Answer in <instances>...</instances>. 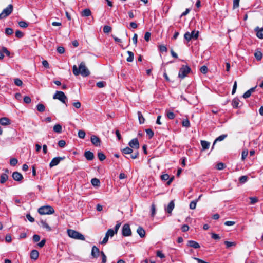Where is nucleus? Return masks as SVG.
I'll use <instances>...</instances> for the list:
<instances>
[{
  "label": "nucleus",
  "instance_id": "35",
  "mask_svg": "<svg viewBox=\"0 0 263 263\" xmlns=\"http://www.w3.org/2000/svg\"><path fill=\"white\" fill-rule=\"evenodd\" d=\"M115 234H116V233L114 232V230L111 229H108L106 233V235L111 237H113Z\"/></svg>",
  "mask_w": 263,
  "mask_h": 263
},
{
  "label": "nucleus",
  "instance_id": "11",
  "mask_svg": "<svg viewBox=\"0 0 263 263\" xmlns=\"http://www.w3.org/2000/svg\"><path fill=\"white\" fill-rule=\"evenodd\" d=\"M91 143L96 146H100L101 144V140L100 139L95 136L92 135L91 136Z\"/></svg>",
  "mask_w": 263,
  "mask_h": 263
},
{
  "label": "nucleus",
  "instance_id": "33",
  "mask_svg": "<svg viewBox=\"0 0 263 263\" xmlns=\"http://www.w3.org/2000/svg\"><path fill=\"white\" fill-rule=\"evenodd\" d=\"M224 243L226 245V248H229L230 247H233V246H236V242L233 241V242H230V241H225L224 242Z\"/></svg>",
  "mask_w": 263,
  "mask_h": 263
},
{
  "label": "nucleus",
  "instance_id": "42",
  "mask_svg": "<svg viewBox=\"0 0 263 263\" xmlns=\"http://www.w3.org/2000/svg\"><path fill=\"white\" fill-rule=\"evenodd\" d=\"M41 223L43 228L46 229L49 231H51V228L45 221L42 220Z\"/></svg>",
  "mask_w": 263,
  "mask_h": 263
},
{
  "label": "nucleus",
  "instance_id": "28",
  "mask_svg": "<svg viewBox=\"0 0 263 263\" xmlns=\"http://www.w3.org/2000/svg\"><path fill=\"white\" fill-rule=\"evenodd\" d=\"M91 182L92 185L94 186H99L100 184V181L99 179L96 178L92 179Z\"/></svg>",
  "mask_w": 263,
  "mask_h": 263
},
{
  "label": "nucleus",
  "instance_id": "21",
  "mask_svg": "<svg viewBox=\"0 0 263 263\" xmlns=\"http://www.w3.org/2000/svg\"><path fill=\"white\" fill-rule=\"evenodd\" d=\"M137 232L141 238H143L145 235V231L141 227H139L137 230Z\"/></svg>",
  "mask_w": 263,
  "mask_h": 263
},
{
  "label": "nucleus",
  "instance_id": "38",
  "mask_svg": "<svg viewBox=\"0 0 263 263\" xmlns=\"http://www.w3.org/2000/svg\"><path fill=\"white\" fill-rule=\"evenodd\" d=\"M103 32L105 33H109L111 30V27L108 25H105L103 27Z\"/></svg>",
  "mask_w": 263,
  "mask_h": 263
},
{
  "label": "nucleus",
  "instance_id": "16",
  "mask_svg": "<svg viewBox=\"0 0 263 263\" xmlns=\"http://www.w3.org/2000/svg\"><path fill=\"white\" fill-rule=\"evenodd\" d=\"M255 31L256 32L257 37L263 39V28H260L257 27L255 28Z\"/></svg>",
  "mask_w": 263,
  "mask_h": 263
},
{
  "label": "nucleus",
  "instance_id": "39",
  "mask_svg": "<svg viewBox=\"0 0 263 263\" xmlns=\"http://www.w3.org/2000/svg\"><path fill=\"white\" fill-rule=\"evenodd\" d=\"M18 25L22 28H27L28 26V23L24 21H20L18 22Z\"/></svg>",
  "mask_w": 263,
  "mask_h": 263
},
{
  "label": "nucleus",
  "instance_id": "1",
  "mask_svg": "<svg viewBox=\"0 0 263 263\" xmlns=\"http://www.w3.org/2000/svg\"><path fill=\"white\" fill-rule=\"evenodd\" d=\"M73 73L75 76H78L81 74L83 77H87L90 74V71L86 67L85 63L82 62L79 66V69L76 65H73L72 67Z\"/></svg>",
  "mask_w": 263,
  "mask_h": 263
},
{
  "label": "nucleus",
  "instance_id": "31",
  "mask_svg": "<svg viewBox=\"0 0 263 263\" xmlns=\"http://www.w3.org/2000/svg\"><path fill=\"white\" fill-rule=\"evenodd\" d=\"M254 56L257 60L259 61L262 59V54L259 51H256L254 53Z\"/></svg>",
  "mask_w": 263,
  "mask_h": 263
},
{
  "label": "nucleus",
  "instance_id": "13",
  "mask_svg": "<svg viewBox=\"0 0 263 263\" xmlns=\"http://www.w3.org/2000/svg\"><path fill=\"white\" fill-rule=\"evenodd\" d=\"M12 177L16 181H21L23 178V175L18 172H13Z\"/></svg>",
  "mask_w": 263,
  "mask_h": 263
},
{
  "label": "nucleus",
  "instance_id": "15",
  "mask_svg": "<svg viewBox=\"0 0 263 263\" xmlns=\"http://www.w3.org/2000/svg\"><path fill=\"white\" fill-rule=\"evenodd\" d=\"M84 157L88 161L92 160L94 159V155L92 152L87 151L84 153Z\"/></svg>",
  "mask_w": 263,
  "mask_h": 263
},
{
  "label": "nucleus",
  "instance_id": "57",
  "mask_svg": "<svg viewBox=\"0 0 263 263\" xmlns=\"http://www.w3.org/2000/svg\"><path fill=\"white\" fill-rule=\"evenodd\" d=\"M240 183H245L247 181V176H242L239 179Z\"/></svg>",
  "mask_w": 263,
  "mask_h": 263
},
{
  "label": "nucleus",
  "instance_id": "40",
  "mask_svg": "<svg viewBox=\"0 0 263 263\" xmlns=\"http://www.w3.org/2000/svg\"><path fill=\"white\" fill-rule=\"evenodd\" d=\"M182 126L185 127H189L190 126V123L187 119H184L182 121Z\"/></svg>",
  "mask_w": 263,
  "mask_h": 263
},
{
  "label": "nucleus",
  "instance_id": "14",
  "mask_svg": "<svg viewBox=\"0 0 263 263\" xmlns=\"http://www.w3.org/2000/svg\"><path fill=\"white\" fill-rule=\"evenodd\" d=\"M161 179L163 181L168 180L167 184L170 185L174 179V177L170 178V176L167 174H163L161 176Z\"/></svg>",
  "mask_w": 263,
  "mask_h": 263
},
{
  "label": "nucleus",
  "instance_id": "17",
  "mask_svg": "<svg viewBox=\"0 0 263 263\" xmlns=\"http://www.w3.org/2000/svg\"><path fill=\"white\" fill-rule=\"evenodd\" d=\"M11 124L10 120L7 117H3L0 119V124L6 126Z\"/></svg>",
  "mask_w": 263,
  "mask_h": 263
},
{
  "label": "nucleus",
  "instance_id": "3",
  "mask_svg": "<svg viewBox=\"0 0 263 263\" xmlns=\"http://www.w3.org/2000/svg\"><path fill=\"white\" fill-rule=\"evenodd\" d=\"M38 212L41 215L51 214L54 213V210L50 205H45L39 208Z\"/></svg>",
  "mask_w": 263,
  "mask_h": 263
},
{
  "label": "nucleus",
  "instance_id": "27",
  "mask_svg": "<svg viewBox=\"0 0 263 263\" xmlns=\"http://www.w3.org/2000/svg\"><path fill=\"white\" fill-rule=\"evenodd\" d=\"M53 131L57 133H61L62 132V126L59 124H55L53 127Z\"/></svg>",
  "mask_w": 263,
  "mask_h": 263
},
{
  "label": "nucleus",
  "instance_id": "63",
  "mask_svg": "<svg viewBox=\"0 0 263 263\" xmlns=\"http://www.w3.org/2000/svg\"><path fill=\"white\" fill-rule=\"evenodd\" d=\"M40 240V236L39 235L35 234L33 236V240L34 242H36Z\"/></svg>",
  "mask_w": 263,
  "mask_h": 263
},
{
  "label": "nucleus",
  "instance_id": "61",
  "mask_svg": "<svg viewBox=\"0 0 263 263\" xmlns=\"http://www.w3.org/2000/svg\"><path fill=\"white\" fill-rule=\"evenodd\" d=\"M57 51L60 54L64 53L65 52V49L62 46H59L57 48Z\"/></svg>",
  "mask_w": 263,
  "mask_h": 263
},
{
  "label": "nucleus",
  "instance_id": "37",
  "mask_svg": "<svg viewBox=\"0 0 263 263\" xmlns=\"http://www.w3.org/2000/svg\"><path fill=\"white\" fill-rule=\"evenodd\" d=\"M250 200V204L253 205L258 201V199L256 197H251L249 198Z\"/></svg>",
  "mask_w": 263,
  "mask_h": 263
},
{
  "label": "nucleus",
  "instance_id": "6",
  "mask_svg": "<svg viewBox=\"0 0 263 263\" xmlns=\"http://www.w3.org/2000/svg\"><path fill=\"white\" fill-rule=\"evenodd\" d=\"M13 9V5L12 4L9 5L0 14V20L3 19L9 16L12 13Z\"/></svg>",
  "mask_w": 263,
  "mask_h": 263
},
{
  "label": "nucleus",
  "instance_id": "24",
  "mask_svg": "<svg viewBox=\"0 0 263 263\" xmlns=\"http://www.w3.org/2000/svg\"><path fill=\"white\" fill-rule=\"evenodd\" d=\"M91 15V12L89 9H85L81 12L82 16L87 17Z\"/></svg>",
  "mask_w": 263,
  "mask_h": 263
},
{
  "label": "nucleus",
  "instance_id": "62",
  "mask_svg": "<svg viewBox=\"0 0 263 263\" xmlns=\"http://www.w3.org/2000/svg\"><path fill=\"white\" fill-rule=\"evenodd\" d=\"M152 216L154 217L156 213V208L154 204H153L151 206Z\"/></svg>",
  "mask_w": 263,
  "mask_h": 263
},
{
  "label": "nucleus",
  "instance_id": "22",
  "mask_svg": "<svg viewBox=\"0 0 263 263\" xmlns=\"http://www.w3.org/2000/svg\"><path fill=\"white\" fill-rule=\"evenodd\" d=\"M227 137V135H221L220 136H219V137H218L215 140V141H214V143L213 144V145H212V149H213L214 148V146L215 144V143L217 142V141H222L225 138H226Z\"/></svg>",
  "mask_w": 263,
  "mask_h": 263
},
{
  "label": "nucleus",
  "instance_id": "49",
  "mask_svg": "<svg viewBox=\"0 0 263 263\" xmlns=\"http://www.w3.org/2000/svg\"><path fill=\"white\" fill-rule=\"evenodd\" d=\"M15 36L17 38H22L24 36V33L20 30H17L15 32Z\"/></svg>",
  "mask_w": 263,
  "mask_h": 263
},
{
  "label": "nucleus",
  "instance_id": "44",
  "mask_svg": "<svg viewBox=\"0 0 263 263\" xmlns=\"http://www.w3.org/2000/svg\"><path fill=\"white\" fill-rule=\"evenodd\" d=\"M78 137L80 138H81V139H84L85 138V135H86L85 131H84L83 130H80L78 132Z\"/></svg>",
  "mask_w": 263,
  "mask_h": 263
},
{
  "label": "nucleus",
  "instance_id": "30",
  "mask_svg": "<svg viewBox=\"0 0 263 263\" xmlns=\"http://www.w3.org/2000/svg\"><path fill=\"white\" fill-rule=\"evenodd\" d=\"M190 34L192 37L193 39H197L199 36V31H195L193 30L192 31L191 33H190Z\"/></svg>",
  "mask_w": 263,
  "mask_h": 263
},
{
  "label": "nucleus",
  "instance_id": "8",
  "mask_svg": "<svg viewBox=\"0 0 263 263\" xmlns=\"http://www.w3.org/2000/svg\"><path fill=\"white\" fill-rule=\"evenodd\" d=\"M122 234L124 236H129L132 235V231L128 224H125L122 229Z\"/></svg>",
  "mask_w": 263,
  "mask_h": 263
},
{
  "label": "nucleus",
  "instance_id": "41",
  "mask_svg": "<svg viewBox=\"0 0 263 263\" xmlns=\"http://www.w3.org/2000/svg\"><path fill=\"white\" fill-rule=\"evenodd\" d=\"M18 163V160L17 159L15 158H13L10 159V164L11 166H15Z\"/></svg>",
  "mask_w": 263,
  "mask_h": 263
},
{
  "label": "nucleus",
  "instance_id": "51",
  "mask_svg": "<svg viewBox=\"0 0 263 263\" xmlns=\"http://www.w3.org/2000/svg\"><path fill=\"white\" fill-rule=\"evenodd\" d=\"M23 100H24V103H25L26 104H29L31 101V99L30 97L29 96H26L24 97Z\"/></svg>",
  "mask_w": 263,
  "mask_h": 263
},
{
  "label": "nucleus",
  "instance_id": "18",
  "mask_svg": "<svg viewBox=\"0 0 263 263\" xmlns=\"http://www.w3.org/2000/svg\"><path fill=\"white\" fill-rule=\"evenodd\" d=\"M175 207V204L174 201L172 200L168 204L167 208L165 209V210L166 212L169 213L171 214L173 210L174 209Z\"/></svg>",
  "mask_w": 263,
  "mask_h": 263
},
{
  "label": "nucleus",
  "instance_id": "47",
  "mask_svg": "<svg viewBox=\"0 0 263 263\" xmlns=\"http://www.w3.org/2000/svg\"><path fill=\"white\" fill-rule=\"evenodd\" d=\"M166 115L167 118L170 119H173L175 117L174 113L172 111H167Z\"/></svg>",
  "mask_w": 263,
  "mask_h": 263
},
{
  "label": "nucleus",
  "instance_id": "9",
  "mask_svg": "<svg viewBox=\"0 0 263 263\" xmlns=\"http://www.w3.org/2000/svg\"><path fill=\"white\" fill-rule=\"evenodd\" d=\"M128 145L131 148L136 150H138L140 147L139 143L137 138L133 139L129 141Z\"/></svg>",
  "mask_w": 263,
  "mask_h": 263
},
{
  "label": "nucleus",
  "instance_id": "25",
  "mask_svg": "<svg viewBox=\"0 0 263 263\" xmlns=\"http://www.w3.org/2000/svg\"><path fill=\"white\" fill-rule=\"evenodd\" d=\"M8 179V176L7 174L3 173L0 175V183L2 184L4 183Z\"/></svg>",
  "mask_w": 263,
  "mask_h": 263
},
{
  "label": "nucleus",
  "instance_id": "20",
  "mask_svg": "<svg viewBox=\"0 0 263 263\" xmlns=\"http://www.w3.org/2000/svg\"><path fill=\"white\" fill-rule=\"evenodd\" d=\"M39 252L36 250H33L30 253V258L33 260H36L39 257Z\"/></svg>",
  "mask_w": 263,
  "mask_h": 263
},
{
  "label": "nucleus",
  "instance_id": "50",
  "mask_svg": "<svg viewBox=\"0 0 263 263\" xmlns=\"http://www.w3.org/2000/svg\"><path fill=\"white\" fill-rule=\"evenodd\" d=\"M106 83L104 81H99L97 83L96 85L98 88H103L105 86Z\"/></svg>",
  "mask_w": 263,
  "mask_h": 263
},
{
  "label": "nucleus",
  "instance_id": "56",
  "mask_svg": "<svg viewBox=\"0 0 263 263\" xmlns=\"http://www.w3.org/2000/svg\"><path fill=\"white\" fill-rule=\"evenodd\" d=\"M200 71L201 73H202L203 74L206 73L208 72V67L205 65L202 66L200 68Z\"/></svg>",
  "mask_w": 263,
  "mask_h": 263
},
{
  "label": "nucleus",
  "instance_id": "54",
  "mask_svg": "<svg viewBox=\"0 0 263 263\" xmlns=\"http://www.w3.org/2000/svg\"><path fill=\"white\" fill-rule=\"evenodd\" d=\"M2 51L3 52V53H5L6 54L7 56H8L9 57L10 55V51L7 49V48L5 47H3L2 48Z\"/></svg>",
  "mask_w": 263,
  "mask_h": 263
},
{
  "label": "nucleus",
  "instance_id": "10",
  "mask_svg": "<svg viewBox=\"0 0 263 263\" xmlns=\"http://www.w3.org/2000/svg\"><path fill=\"white\" fill-rule=\"evenodd\" d=\"M64 159L65 157H57L53 158L49 164L50 167H52L53 166L57 165L61 160H63Z\"/></svg>",
  "mask_w": 263,
  "mask_h": 263
},
{
  "label": "nucleus",
  "instance_id": "32",
  "mask_svg": "<svg viewBox=\"0 0 263 263\" xmlns=\"http://www.w3.org/2000/svg\"><path fill=\"white\" fill-rule=\"evenodd\" d=\"M36 109L40 112H43L45 110V107L43 104L40 103L36 105Z\"/></svg>",
  "mask_w": 263,
  "mask_h": 263
},
{
  "label": "nucleus",
  "instance_id": "58",
  "mask_svg": "<svg viewBox=\"0 0 263 263\" xmlns=\"http://www.w3.org/2000/svg\"><path fill=\"white\" fill-rule=\"evenodd\" d=\"M157 256L161 258H163L165 257L164 254L161 251L158 250L157 251Z\"/></svg>",
  "mask_w": 263,
  "mask_h": 263
},
{
  "label": "nucleus",
  "instance_id": "5",
  "mask_svg": "<svg viewBox=\"0 0 263 263\" xmlns=\"http://www.w3.org/2000/svg\"><path fill=\"white\" fill-rule=\"evenodd\" d=\"M191 71V69L189 66L182 65L179 69L178 77L181 79H184Z\"/></svg>",
  "mask_w": 263,
  "mask_h": 263
},
{
  "label": "nucleus",
  "instance_id": "7",
  "mask_svg": "<svg viewBox=\"0 0 263 263\" xmlns=\"http://www.w3.org/2000/svg\"><path fill=\"white\" fill-rule=\"evenodd\" d=\"M53 98L54 99H58L63 103H66L67 97L65 93L61 91H57L53 95Z\"/></svg>",
  "mask_w": 263,
  "mask_h": 263
},
{
  "label": "nucleus",
  "instance_id": "46",
  "mask_svg": "<svg viewBox=\"0 0 263 263\" xmlns=\"http://www.w3.org/2000/svg\"><path fill=\"white\" fill-rule=\"evenodd\" d=\"M14 84L18 86H21L23 84V82L20 79L16 78L14 79Z\"/></svg>",
  "mask_w": 263,
  "mask_h": 263
},
{
  "label": "nucleus",
  "instance_id": "36",
  "mask_svg": "<svg viewBox=\"0 0 263 263\" xmlns=\"http://www.w3.org/2000/svg\"><path fill=\"white\" fill-rule=\"evenodd\" d=\"M98 157L100 161H103L106 159L105 155L102 152L98 153Z\"/></svg>",
  "mask_w": 263,
  "mask_h": 263
},
{
  "label": "nucleus",
  "instance_id": "53",
  "mask_svg": "<svg viewBox=\"0 0 263 263\" xmlns=\"http://www.w3.org/2000/svg\"><path fill=\"white\" fill-rule=\"evenodd\" d=\"M101 257H102V263H106V256L105 253L102 251L100 253Z\"/></svg>",
  "mask_w": 263,
  "mask_h": 263
},
{
  "label": "nucleus",
  "instance_id": "26",
  "mask_svg": "<svg viewBox=\"0 0 263 263\" xmlns=\"http://www.w3.org/2000/svg\"><path fill=\"white\" fill-rule=\"evenodd\" d=\"M137 114H138V119H139V123L140 124H143L144 123V121H145V119L143 117L141 112L140 111H138V112H137Z\"/></svg>",
  "mask_w": 263,
  "mask_h": 263
},
{
  "label": "nucleus",
  "instance_id": "60",
  "mask_svg": "<svg viewBox=\"0 0 263 263\" xmlns=\"http://www.w3.org/2000/svg\"><path fill=\"white\" fill-rule=\"evenodd\" d=\"M66 145V142L64 140H61L58 142V145L60 147H64Z\"/></svg>",
  "mask_w": 263,
  "mask_h": 263
},
{
  "label": "nucleus",
  "instance_id": "4",
  "mask_svg": "<svg viewBox=\"0 0 263 263\" xmlns=\"http://www.w3.org/2000/svg\"><path fill=\"white\" fill-rule=\"evenodd\" d=\"M121 152L123 154H131L130 157L133 159L137 158L139 155V152L137 151L133 153L134 150L130 147H126V148L122 149Z\"/></svg>",
  "mask_w": 263,
  "mask_h": 263
},
{
  "label": "nucleus",
  "instance_id": "45",
  "mask_svg": "<svg viewBox=\"0 0 263 263\" xmlns=\"http://www.w3.org/2000/svg\"><path fill=\"white\" fill-rule=\"evenodd\" d=\"M184 37L188 42L193 39L189 32H187L184 34Z\"/></svg>",
  "mask_w": 263,
  "mask_h": 263
},
{
  "label": "nucleus",
  "instance_id": "59",
  "mask_svg": "<svg viewBox=\"0 0 263 263\" xmlns=\"http://www.w3.org/2000/svg\"><path fill=\"white\" fill-rule=\"evenodd\" d=\"M159 48L161 52H166L167 50L166 47L164 45H160Z\"/></svg>",
  "mask_w": 263,
  "mask_h": 263
},
{
  "label": "nucleus",
  "instance_id": "12",
  "mask_svg": "<svg viewBox=\"0 0 263 263\" xmlns=\"http://www.w3.org/2000/svg\"><path fill=\"white\" fill-rule=\"evenodd\" d=\"M100 253L99 249L98 247L95 246L92 247L91 253V255L92 257L97 258Z\"/></svg>",
  "mask_w": 263,
  "mask_h": 263
},
{
  "label": "nucleus",
  "instance_id": "19",
  "mask_svg": "<svg viewBox=\"0 0 263 263\" xmlns=\"http://www.w3.org/2000/svg\"><path fill=\"white\" fill-rule=\"evenodd\" d=\"M187 246L194 248L195 249H197L200 248L199 244L196 241H195L194 240H189L187 242Z\"/></svg>",
  "mask_w": 263,
  "mask_h": 263
},
{
  "label": "nucleus",
  "instance_id": "29",
  "mask_svg": "<svg viewBox=\"0 0 263 263\" xmlns=\"http://www.w3.org/2000/svg\"><path fill=\"white\" fill-rule=\"evenodd\" d=\"M127 53L128 54V57L127 58V61L129 62H133L134 58V53L130 51H127Z\"/></svg>",
  "mask_w": 263,
  "mask_h": 263
},
{
  "label": "nucleus",
  "instance_id": "48",
  "mask_svg": "<svg viewBox=\"0 0 263 263\" xmlns=\"http://www.w3.org/2000/svg\"><path fill=\"white\" fill-rule=\"evenodd\" d=\"M13 33V30L12 28H6L5 29V33L8 35H11Z\"/></svg>",
  "mask_w": 263,
  "mask_h": 263
},
{
  "label": "nucleus",
  "instance_id": "34",
  "mask_svg": "<svg viewBox=\"0 0 263 263\" xmlns=\"http://www.w3.org/2000/svg\"><path fill=\"white\" fill-rule=\"evenodd\" d=\"M145 132L146 134L148 136L149 139L152 138L154 136V133L151 129H146Z\"/></svg>",
  "mask_w": 263,
  "mask_h": 263
},
{
  "label": "nucleus",
  "instance_id": "52",
  "mask_svg": "<svg viewBox=\"0 0 263 263\" xmlns=\"http://www.w3.org/2000/svg\"><path fill=\"white\" fill-rule=\"evenodd\" d=\"M224 167H225V165L224 164V163H223L222 162L218 163L217 164V168L219 170H222L224 169Z\"/></svg>",
  "mask_w": 263,
  "mask_h": 263
},
{
  "label": "nucleus",
  "instance_id": "55",
  "mask_svg": "<svg viewBox=\"0 0 263 263\" xmlns=\"http://www.w3.org/2000/svg\"><path fill=\"white\" fill-rule=\"evenodd\" d=\"M151 33L149 32H146L144 35V39L146 42H148L150 40Z\"/></svg>",
  "mask_w": 263,
  "mask_h": 263
},
{
  "label": "nucleus",
  "instance_id": "43",
  "mask_svg": "<svg viewBox=\"0 0 263 263\" xmlns=\"http://www.w3.org/2000/svg\"><path fill=\"white\" fill-rule=\"evenodd\" d=\"M198 200H194L191 202L190 204V208L192 210L195 209L196 207V204Z\"/></svg>",
  "mask_w": 263,
  "mask_h": 263
},
{
  "label": "nucleus",
  "instance_id": "64",
  "mask_svg": "<svg viewBox=\"0 0 263 263\" xmlns=\"http://www.w3.org/2000/svg\"><path fill=\"white\" fill-rule=\"evenodd\" d=\"M232 106L234 108H237L238 106L239 102L237 100H233L232 103Z\"/></svg>",
  "mask_w": 263,
  "mask_h": 263
},
{
  "label": "nucleus",
  "instance_id": "2",
  "mask_svg": "<svg viewBox=\"0 0 263 263\" xmlns=\"http://www.w3.org/2000/svg\"><path fill=\"white\" fill-rule=\"evenodd\" d=\"M67 234L68 235L72 238L81 240H85V237L84 235L77 231L72 229H68Z\"/></svg>",
  "mask_w": 263,
  "mask_h": 263
},
{
  "label": "nucleus",
  "instance_id": "23",
  "mask_svg": "<svg viewBox=\"0 0 263 263\" xmlns=\"http://www.w3.org/2000/svg\"><path fill=\"white\" fill-rule=\"evenodd\" d=\"M201 145L202 146L203 150H206L209 148L210 143L206 141L201 140Z\"/></svg>",
  "mask_w": 263,
  "mask_h": 263
}]
</instances>
